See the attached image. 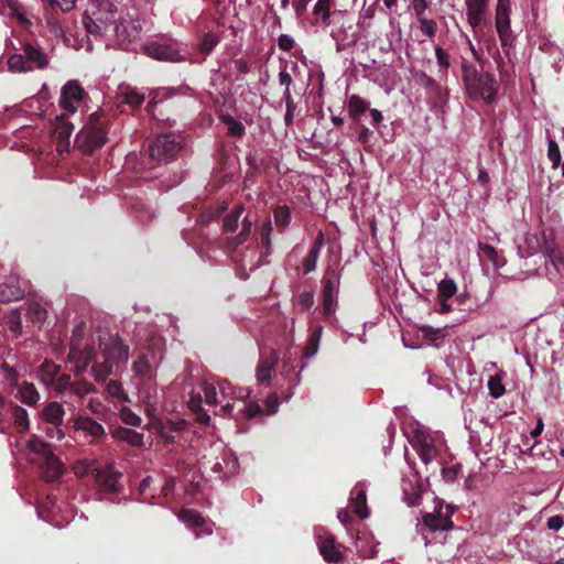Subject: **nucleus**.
<instances>
[{"label":"nucleus","mask_w":564,"mask_h":564,"mask_svg":"<svg viewBox=\"0 0 564 564\" xmlns=\"http://www.w3.org/2000/svg\"><path fill=\"white\" fill-rule=\"evenodd\" d=\"M510 2H497L496 29L502 47L511 46L514 42L510 24Z\"/></svg>","instance_id":"11"},{"label":"nucleus","mask_w":564,"mask_h":564,"mask_svg":"<svg viewBox=\"0 0 564 564\" xmlns=\"http://www.w3.org/2000/svg\"><path fill=\"white\" fill-rule=\"evenodd\" d=\"M220 42V36L215 32H207L204 34L202 41L198 44V52L202 55H208L214 47Z\"/></svg>","instance_id":"35"},{"label":"nucleus","mask_w":564,"mask_h":564,"mask_svg":"<svg viewBox=\"0 0 564 564\" xmlns=\"http://www.w3.org/2000/svg\"><path fill=\"white\" fill-rule=\"evenodd\" d=\"M99 348L101 349L102 361L97 360V350L95 341L78 338L74 333L68 352V361L74 364L77 373L91 366V373L96 381H104L112 375V368L127 362L129 357V346L123 344L118 334L109 335L107 339L98 337Z\"/></svg>","instance_id":"1"},{"label":"nucleus","mask_w":564,"mask_h":564,"mask_svg":"<svg viewBox=\"0 0 564 564\" xmlns=\"http://www.w3.org/2000/svg\"><path fill=\"white\" fill-rule=\"evenodd\" d=\"M323 234H319L303 261V271L305 274H308L316 269L317 259L323 247Z\"/></svg>","instance_id":"25"},{"label":"nucleus","mask_w":564,"mask_h":564,"mask_svg":"<svg viewBox=\"0 0 564 564\" xmlns=\"http://www.w3.org/2000/svg\"><path fill=\"white\" fill-rule=\"evenodd\" d=\"M113 30L119 42H132L141 32V23L139 20L119 17Z\"/></svg>","instance_id":"14"},{"label":"nucleus","mask_w":564,"mask_h":564,"mask_svg":"<svg viewBox=\"0 0 564 564\" xmlns=\"http://www.w3.org/2000/svg\"><path fill=\"white\" fill-rule=\"evenodd\" d=\"M468 22L473 28H480L485 23L487 2H466Z\"/></svg>","instance_id":"22"},{"label":"nucleus","mask_w":564,"mask_h":564,"mask_svg":"<svg viewBox=\"0 0 564 564\" xmlns=\"http://www.w3.org/2000/svg\"><path fill=\"white\" fill-rule=\"evenodd\" d=\"M86 93L76 80H68L62 88L59 106L69 113L77 111V104L80 102Z\"/></svg>","instance_id":"12"},{"label":"nucleus","mask_w":564,"mask_h":564,"mask_svg":"<svg viewBox=\"0 0 564 564\" xmlns=\"http://www.w3.org/2000/svg\"><path fill=\"white\" fill-rule=\"evenodd\" d=\"M284 100H285V115H284V121L286 126H290L293 121L294 110H295V104L293 100V97L291 95L290 89H285L284 91Z\"/></svg>","instance_id":"46"},{"label":"nucleus","mask_w":564,"mask_h":564,"mask_svg":"<svg viewBox=\"0 0 564 564\" xmlns=\"http://www.w3.org/2000/svg\"><path fill=\"white\" fill-rule=\"evenodd\" d=\"M245 210L243 205H237L223 221V229L225 232H234L238 228L239 219Z\"/></svg>","instance_id":"31"},{"label":"nucleus","mask_w":564,"mask_h":564,"mask_svg":"<svg viewBox=\"0 0 564 564\" xmlns=\"http://www.w3.org/2000/svg\"><path fill=\"white\" fill-rule=\"evenodd\" d=\"M30 448L43 456L41 468L47 481L57 480L64 473L62 462L53 454L51 446L40 440L30 441Z\"/></svg>","instance_id":"7"},{"label":"nucleus","mask_w":564,"mask_h":564,"mask_svg":"<svg viewBox=\"0 0 564 564\" xmlns=\"http://www.w3.org/2000/svg\"><path fill=\"white\" fill-rule=\"evenodd\" d=\"M23 296V291L13 283H1L0 284V302L8 303L11 301L19 300Z\"/></svg>","instance_id":"30"},{"label":"nucleus","mask_w":564,"mask_h":564,"mask_svg":"<svg viewBox=\"0 0 564 564\" xmlns=\"http://www.w3.org/2000/svg\"><path fill=\"white\" fill-rule=\"evenodd\" d=\"M94 386L86 380H78L76 382H72L70 391L79 397H84L94 391Z\"/></svg>","instance_id":"47"},{"label":"nucleus","mask_w":564,"mask_h":564,"mask_svg":"<svg viewBox=\"0 0 564 564\" xmlns=\"http://www.w3.org/2000/svg\"><path fill=\"white\" fill-rule=\"evenodd\" d=\"M48 64V55L43 50L29 42L23 44V53L12 54L8 58L9 69L18 73L44 69Z\"/></svg>","instance_id":"5"},{"label":"nucleus","mask_w":564,"mask_h":564,"mask_svg":"<svg viewBox=\"0 0 564 564\" xmlns=\"http://www.w3.org/2000/svg\"><path fill=\"white\" fill-rule=\"evenodd\" d=\"M144 52L148 56L163 62L176 63L186 59L176 42H149L144 45Z\"/></svg>","instance_id":"9"},{"label":"nucleus","mask_w":564,"mask_h":564,"mask_svg":"<svg viewBox=\"0 0 564 564\" xmlns=\"http://www.w3.org/2000/svg\"><path fill=\"white\" fill-rule=\"evenodd\" d=\"M478 248L482 252V254L488 260H490L496 267H500V265L503 264V263L500 262V257L498 254V251L491 245H488V243H485V242H479L478 243Z\"/></svg>","instance_id":"42"},{"label":"nucleus","mask_w":564,"mask_h":564,"mask_svg":"<svg viewBox=\"0 0 564 564\" xmlns=\"http://www.w3.org/2000/svg\"><path fill=\"white\" fill-rule=\"evenodd\" d=\"M435 55L437 58V63L441 66V68L446 72L449 67V56L446 51H444L442 47H436Z\"/></svg>","instance_id":"56"},{"label":"nucleus","mask_w":564,"mask_h":564,"mask_svg":"<svg viewBox=\"0 0 564 564\" xmlns=\"http://www.w3.org/2000/svg\"><path fill=\"white\" fill-rule=\"evenodd\" d=\"M488 389L490 395L495 399H498L501 395H503L506 391L505 386L502 384L501 379L498 376H492L489 378Z\"/></svg>","instance_id":"45"},{"label":"nucleus","mask_w":564,"mask_h":564,"mask_svg":"<svg viewBox=\"0 0 564 564\" xmlns=\"http://www.w3.org/2000/svg\"><path fill=\"white\" fill-rule=\"evenodd\" d=\"M369 104L358 95H352L348 99V112L351 118L358 119L368 109Z\"/></svg>","instance_id":"32"},{"label":"nucleus","mask_w":564,"mask_h":564,"mask_svg":"<svg viewBox=\"0 0 564 564\" xmlns=\"http://www.w3.org/2000/svg\"><path fill=\"white\" fill-rule=\"evenodd\" d=\"M337 295L323 294L322 315L326 321L332 319L337 305Z\"/></svg>","instance_id":"38"},{"label":"nucleus","mask_w":564,"mask_h":564,"mask_svg":"<svg viewBox=\"0 0 564 564\" xmlns=\"http://www.w3.org/2000/svg\"><path fill=\"white\" fill-rule=\"evenodd\" d=\"M340 283L339 273L333 269L327 268L322 279L323 294L337 295V291Z\"/></svg>","instance_id":"27"},{"label":"nucleus","mask_w":564,"mask_h":564,"mask_svg":"<svg viewBox=\"0 0 564 564\" xmlns=\"http://www.w3.org/2000/svg\"><path fill=\"white\" fill-rule=\"evenodd\" d=\"M313 13L321 19L323 24L327 25L332 17L330 2H316L313 8Z\"/></svg>","instance_id":"39"},{"label":"nucleus","mask_w":564,"mask_h":564,"mask_svg":"<svg viewBox=\"0 0 564 564\" xmlns=\"http://www.w3.org/2000/svg\"><path fill=\"white\" fill-rule=\"evenodd\" d=\"M122 422L131 426H139L141 424V417L128 408H123L120 412Z\"/></svg>","instance_id":"51"},{"label":"nucleus","mask_w":564,"mask_h":564,"mask_svg":"<svg viewBox=\"0 0 564 564\" xmlns=\"http://www.w3.org/2000/svg\"><path fill=\"white\" fill-rule=\"evenodd\" d=\"M145 96L135 87L128 84H120L116 91V105L121 112L133 111L144 102Z\"/></svg>","instance_id":"10"},{"label":"nucleus","mask_w":564,"mask_h":564,"mask_svg":"<svg viewBox=\"0 0 564 564\" xmlns=\"http://www.w3.org/2000/svg\"><path fill=\"white\" fill-rule=\"evenodd\" d=\"M245 416L247 419H253L262 413V409L258 403H249L243 409Z\"/></svg>","instance_id":"59"},{"label":"nucleus","mask_w":564,"mask_h":564,"mask_svg":"<svg viewBox=\"0 0 564 564\" xmlns=\"http://www.w3.org/2000/svg\"><path fill=\"white\" fill-rule=\"evenodd\" d=\"M273 218L275 225L280 228V232L290 225L291 223V210L286 205H278L273 209Z\"/></svg>","instance_id":"33"},{"label":"nucleus","mask_w":564,"mask_h":564,"mask_svg":"<svg viewBox=\"0 0 564 564\" xmlns=\"http://www.w3.org/2000/svg\"><path fill=\"white\" fill-rule=\"evenodd\" d=\"M108 120L102 112H94L89 116L88 122L76 134L75 142L86 154H91L101 148L107 141Z\"/></svg>","instance_id":"2"},{"label":"nucleus","mask_w":564,"mask_h":564,"mask_svg":"<svg viewBox=\"0 0 564 564\" xmlns=\"http://www.w3.org/2000/svg\"><path fill=\"white\" fill-rule=\"evenodd\" d=\"M350 500L354 506L355 514L360 519L369 517V509L367 506V494L366 486L361 482H357L351 490Z\"/></svg>","instance_id":"16"},{"label":"nucleus","mask_w":564,"mask_h":564,"mask_svg":"<svg viewBox=\"0 0 564 564\" xmlns=\"http://www.w3.org/2000/svg\"><path fill=\"white\" fill-rule=\"evenodd\" d=\"M2 370L4 373V379L8 381L11 388H18L21 383H19L20 375L19 372L10 367L7 362L2 364Z\"/></svg>","instance_id":"48"},{"label":"nucleus","mask_w":564,"mask_h":564,"mask_svg":"<svg viewBox=\"0 0 564 564\" xmlns=\"http://www.w3.org/2000/svg\"><path fill=\"white\" fill-rule=\"evenodd\" d=\"M64 415L63 405L56 401L48 402L41 411L42 419L55 427L62 425Z\"/></svg>","instance_id":"19"},{"label":"nucleus","mask_w":564,"mask_h":564,"mask_svg":"<svg viewBox=\"0 0 564 564\" xmlns=\"http://www.w3.org/2000/svg\"><path fill=\"white\" fill-rule=\"evenodd\" d=\"M421 31L429 37H433L437 31V24L434 20H429L425 18L420 19Z\"/></svg>","instance_id":"54"},{"label":"nucleus","mask_w":564,"mask_h":564,"mask_svg":"<svg viewBox=\"0 0 564 564\" xmlns=\"http://www.w3.org/2000/svg\"><path fill=\"white\" fill-rule=\"evenodd\" d=\"M111 434L116 440L126 442L132 446H141L143 444V434L131 429L119 426L113 429Z\"/></svg>","instance_id":"24"},{"label":"nucleus","mask_w":564,"mask_h":564,"mask_svg":"<svg viewBox=\"0 0 564 564\" xmlns=\"http://www.w3.org/2000/svg\"><path fill=\"white\" fill-rule=\"evenodd\" d=\"M6 6L1 9L3 14L15 18L20 25L24 29H29L32 25L30 19L26 18L20 2H4Z\"/></svg>","instance_id":"28"},{"label":"nucleus","mask_w":564,"mask_h":564,"mask_svg":"<svg viewBox=\"0 0 564 564\" xmlns=\"http://www.w3.org/2000/svg\"><path fill=\"white\" fill-rule=\"evenodd\" d=\"M251 228H252V221L248 217H245L242 220V224H241V230L237 237L232 238L231 243L235 247L242 245L249 238Z\"/></svg>","instance_id":"40"},{"label":"nucleus","mask_w":564,"mask_h":564,"mask_svg":"<svg viewBox=\"0 0 564 564\" xmlns=\"http://www.w3.org/2000/svg\"><path fill=\"white\" fill-rule=\"evenodd\" d=\"M438 299H451L457 292V285L453 279H443L437 285Z\"/></svg>","instance_id":"37"},{"label":"nucleus","mask_w":564,"mask_h":564,"mask_svg":"<svg viewBox=\"0 0 564 564\" xmlns=\"http://www.w3.org/2000/svg\"><path fill=\"white\" fill-rule=\"evenodd\" d=\"M29 317L36 323H42L46 318V311L39 303H31L28 307Z\"/></svg>","instance_id":"44"},{"label":"nucleus","mask_w":564,"mask_h":564,"mask_svg":"<svg viewBox=\"0 0 564 564\" xmlns=\"http://www.w3.org/2000/svg\"><path fill=\"white\" fill-rule=\"evenodd\" d=\"M161 359V355L158 356L153 349H149L133 362L132 369L139 381L140 391L148 398L155 392L156 367Z\"/></svg>","instance_id":"3"},{"label":"nucleus","mask_w":564,"mask_h":564,"mask_svg":"<svg viewBox=\"0 0 564 564\" xmlns=\"http://www.w3.org/2000/svg\"><path fill=\"white\" fill-rule=\"evenodd\" d=\"M7 416L13 420V424L20 433H24L29 430V415L24 408L14 403H6V410L0 415V431L7 427Z\"/></svg>","instance_id":"13"},{"label":"nucleus","mask_w":564,"mask_h":564,"mask_svg":"<svg viewBox=\"0 0 564 564\" xmlns=\"http://www.w3.org/2000/svg\"><path fill=\"white\" fill-rule=\"evenodd\" d=\"M278 45L282 51L289 52L294 46V40L288 34H281L278 40Z\"/></svg>","instance_id":"58"},{"label":"nucleus","mask_w":564,"mask_h":564,"mask_svg":"<svg viewBox=\"0 0 564 564\" xmlns=\"http://www.w3.org/2000/svg\"><path fill=\"white\" fill-rule=\"evenodd\" d=\"M317 544L319 553L326 562L337 563L343 558L341 545L336 542L334 536H319Z\"/></svg>","instance_id":"15"},{"label":"nucleus","mask_w":564,"mask_h":564,"mask_svg":"<svg viewBox=\"0 0 564 564\" xmlns=\"http://www.w3.org/2000/svg\"><path fill=\"white\" fill-rule=\"evenodd\" d=\"M75 3L76 2H50V7L54 12H57V10L69 12L75 8Z\"/></svg>","instance_id":"62"},{"label":"nucleus","mask_w":564,"mask_h":564,"mask_svg":"<svg viewBox=\"0 0 564 564\" xmlns=\"http://www.w3.org/2000/svg\"><path fill=\"white\" fill-rule=\"evenodd\" d=\"M117 8L113 2H90L83 14V23L90 34H99L102 29L117 23Z\"/></svg>","instance_id":"4"},{"label":"nucleus","mask_w":564,"mask_h":564,"mask_svg":"<svg viewBox=\"0 0 564 564\" xmlns=\"http://www.w3.org/2000/svg\"><path fill=\"white\" fill-rule=\"evenodd\" d=\"M74 124L67 120V116L62 113L56 117V123L54 128V135L58 140L59 144H69V138L73 133Z\"/></svg>","instance_id":"21"},{"label":"nucleus","mask_w":564,"mask_h":564,"mask_svg":"<svg viewBox=\"0 0 564 564\" xmlns=\"http://www.w3.org/2000/svg\"><path fill=\"white\" fill-rule=\"evenodd\" d=\"M547 261L554 267L557 273L564 271V256L561 250H556L547 257Z\"/></svg>","instance_id":"53"},{"label":"nucleus","mask_w":564,"mask_h":564,"mask_svg":"<svg viewBox=\"0 0 564 564\" xmlns=\"http://www.w3.org/2000/svg\"><path fill=\"white\" fill-rule=\"evenodd\" d=\"M272 231H273V227H272L271 220L268 219L267 221H264L262 224L261 231H260V240H261V245L265 248V254L270 253Z\"/></svg>","instance_id":"41"},{"label":"nucleus","mask_w":564,"mask_h":564,"mask_svg":"<svg viewBox=\"0 0 564 564\" xmlns=\"http://www.w3.org/2000/svg\"><path fill=\"white\" fill-rule=\"evenodd\" d=\"M265 405L270 414L275 413L279 406V397L275 393H271L265 400Z\"/></svg>","instance_id":"63"},{"label":"nucleus","mask_w":564,"mask_h":564,"mask_svg":"<svg viewBox=\"0 0 564 564\" xmlns=\"http://www.w3.org/2000/svg\"><path fill=\"white\" fill-rule=\"evenodd\" d=\"M7 326L15 336L21 335L22 333V323H21V316L18 311H12L7 316Z\"/></svg>","instance_id":"43"},{"label":"nucleus","mask_w":564,"mask_h":564,"mask_svg":"<svg viewBox=\"0 0 564 564\" xmlns=\"http://www.w3.org/2000/svg\"><path fill=\"white\" fill-rule=\"evenodd\" d=\"M279 361V356L275 351H270L265 357H262L257 366L256 376L260 383H269L275 366Z\"/></svg>","instance_id":"17"},{"label":"nucleus","mask_w":564,"mask_h":564,"mask_svg":"<svg viewBox=\"0 0 564 564\" xmlns=\"http://www.w3.org/2000/svg\"><path fill=\"white\" fill-rule=\"evenodd\" d=\"M296 304L297 306L300 307L301 311H308L312 308V306L314 305V294L312 291H304L302 293L299 294L297 296V301H296Z\"/></svg>","instance_id":"49"},{"label":"nucleus","mask_w":564,"mask_h":564,"mask_svg":"<svg viewBox=\"0 0 564 564\" xmlns=\"http://www.w3.org/2000/svg\"><path fill=\"white\" fill-rule=\"evenodd\" d=\"M434 453H435L434 446L427 444L426 442H423L421 444V451H420L419 455L424 464H429L433 459Z\"/></svg>","instance_id":"55"},{"label":"nucleus","mask_w":564,"mask_h":564,"mask_svg":"<svg viewBox=\"0 0 564 564\" xmlns=\"http://www.w3.org/2000/svg\"><path fill=\"white\" fill-rule=\"evenodd\" d=\"M482 73L478 72L476 65L467 59H463L462 62V78L467 88L470 84L475 83V79L481 75Z\"/></svg>","instance_id":"34"},{"label":"nucleus","mask_w":564,"mask_h":564,"mask_svg":"<svg viewBox=\"0 0 564 564\" xmlns=\"http://www.w3.org/2000/svg\"><path fill=\"white\" fill-rule=\"evenodd\" d=\"M451 516L452 512L449 514L443 516L441 510L436 513H425L423 516V523L432 531L451 530L453 528Z\"/></svg>","instance_id":"20"},{"label":"nucleus","mask_w":564,"mask_h":564,"mask_svg":"<svg viewBox=\"0 0 564 564\" xmlns=\"http://www.w3.org/2000/svg\"><path fill=\"white\" fill-rule=\"evenodd\" d=\"M46 24H47V28L50 29V31L54 35L58 36V35L63 34V28H62L59 21L54 15L47 17Z\"/></svg>","instance_id":"57"},{"label":"nucleus","mask_w":564,"mask_h":564,"mask_svg":"<svg viewBox=\"0 0 564 564\" xmlns=\"http://www.w3.org/2000/svg\"><path fill=\"white\" fill-rule=\"evenodd\" d=\"M322 333H323L322 326H317L312 330V333L310 334V336L306 340V345L304 347V351H303V356H302L303 358L313 357L317 352Z\"/></svg>","instance_id":"29"},{"label":"nucleus","mask_w":564,"mask_h":564,"mask_svg":"<svg viewBox=\"0 0 564 564\" xmlns=\"http://www.w3.org/2000/svg\"><path fill=\"white\" fill-rule=\"evenodd\" d=\"M181 518L186 522H191L195 527H202L204 523L203 517L197 511L191 509H183Z\"/></svg>","instance_id":"50"},{"label":"nucleus","mask_w":564,"mask_h":564,"mask_svg":"<svg viewBox=\"0 0 564 564\" xmlns=\"http://www.w3.org/2000/svg\"><path fill=\"white\" fill-rule=\"evenodd\" d=\"M182 149V138L175 133H163L158 135L149 147L151 160L169 162L176 158Z\"/></svg>","instance_id":"6"},{"label":"nucleus","mask_w":564,"mask_h":564,"mask_svg":"<svg viewBox=\"0 0 564 564\" xmlns=\"http://www.w3.org/2000/svg\"><path fill=\"white\" fill-rule=\"evenodd\" d=\"M17 390V398L29 406L36 405L40 400V393L32 382L23 381Z\"/></svg>","instance_id":"23"},{"label":"nucleus","mask_w":564,"mask_h":564,"mask_svg":"<svg viewBox=\"0 0 564 564\" xmlns=\"http://www.w3.org/2000/svg\"><path fill=\"white\" fill-rule=\"evenodd\" d=\"M466 91L471 99H482L488 104L496 101L498 93V83L490 73L479 75L474 84H470Z\"/></svg>","instance_id":"8"},{"label":"nucleus","mask_w":564,"mask_h":564,"mask_svg":"<svg viewBox=\"0 0 564 564\" xmlns=\"http://www.w3.org/2000/svg\"><path fill=\"white\" fill-rule=\"evenodd\" d=\"M547 156L553 164V167H557L561 162V153L557 143L554 140L549 141Z\"/></svg>","instance_id":"52"},{"label":"nucleus","mask_w":564,"mask_h":564,"mask_svg":"<svg viewBox=\"0 0 564 564\" xmlns=\"http://www.w3.org/2000/svg\"><path fill=\"white\" fill-rule=\"evenodd\" d=\"M119 477L120 474L115 473L111 469H106L102 471H98L97 481L102 489L109 492H117L119 491Z\"/></svg>","instance_id":"26"},{"label":"nucleus","mask_w":564,"mask_h":564,"mask_svg":"<svg viewBox=\"0 0 564 564\" xmlns=\"http://www.w3.org/2000/svg\"><path fill=\"white\" fill-rule=\"evenodd\" d=\"M221 121L227 126V133L231 137L242 138L246 133L245 126L231 116H223Z\"/></svg>","instance_id":"36"},{"label":"nucleus","mask_w":564,"mask_h":564,"mask_svg":"<svg viewBox=\"0 0 564 564\" xmlns=\"http://www.w3.org/2000/svg\"><path fill=\"white\" fill-rule=\"evenodd\" d=\"M556 250H560L557 245L553 240L544 239L543 243L541 245V252L547 258Z\"/></svg>","instance_id":"61"},{"label":"nucleus","mask_w":564,"mask_h":564,"mask_svg":"<svg viewBox=\"0 0 564 564\" xmlns=\"http://www.w3.org/2000/svg\"><path fill=\"white\" fill-rule=\"evenodd\" d=\"M422 332L424 336L431 340L438 339L444 336L443 329L441 328H433L431 326H424L422 328Z\"/></svg>","instance_id":"60"},{"label":"nucleus","mask_w":564,"mask_h":564,"mask_svg":"<svg viewBox=\"0 0 564 564\" xmlns=\"http://www.w3.org/2000/svg\"><path fill=\"white\" fill-rule=\"evenodd\" d=\"M74 427L77 431L84 432L87 436L94 440H99L105 434L104 426L89 416H79L74 421Z\"/></svg>","instance_id":"18"},{"label":"nucleus","mask_w":564,"mask_h":564,"mask_svg":"<svg viewBox=\"0 0 564 564\" xmlns=\"http://www.w3.org/2000/svg\"><path fill=\"white\" fill-rule=\"evenodd\" d=\"M564 524V520L561 516H553L547 519V528L552 531H558Z\"/></svg>","instance_id":"64"}]
</instances>
